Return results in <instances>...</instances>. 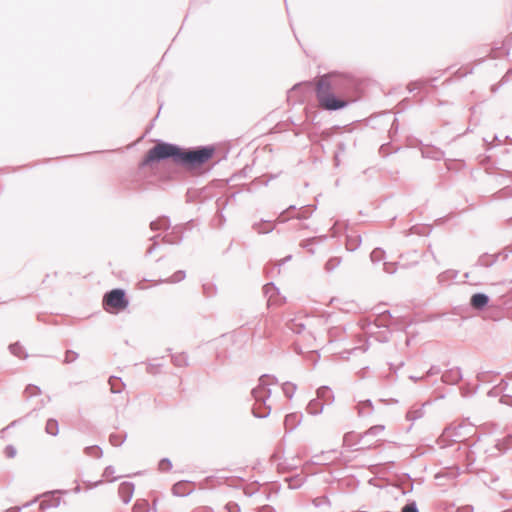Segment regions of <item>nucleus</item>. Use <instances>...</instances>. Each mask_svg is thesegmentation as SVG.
<instances>
[{
  "instance_id": "7",
  "label": "nucleus",
  "mask_w": 512,
  "mask_h": 512,
  "mask_svg": "<svg viewBox=\"0 0 512 512\" xmlns=\"http://www.w3.org/2000/svg\"><path fill=\"white\" fill-rule=\"evenodd\" d=\"M132 490H133V487H132V485H131V484H129V483H124V484H122V485L120 486L119 491H120V493L123 495V497H124V501H125V502H128V501H129V497H130V495H131V493H132Z\"/></svg>"
},
{
  "instance_id": "5",
  "label": "nucleus",
  "mask_w": 512,
  "mask_h": 512,
  "mask_svg": "<svg viewBox=\"0 0 512 512\" xmlns=\"http://www.w3.org/2000/svg\"><path fill=\"white\" fill-rule=\"evenodd\" d=\"M58 505H59V499L58 498L49 497L47 499H43L40 502L39 507H40L41 510H45L46 508L56 507Z\"/></svg>"
},
{
  "instance_id": "10",
  "label": "nucleus",
  "mask_w": 512,
  "mask_h": 512,
  "mask_svg": "<svg viewBox=\"0 0 512 512\" xmlns=\"http://www.w3.org/2000/svg\"><path fill=\"white\" fill-rule=\"evenodd\" d=\"M5 453L8 457L12 458L16 455V450L14 447L9 446L5 449Z\"/></svg>"
},
{
  "instance_id": "4",
  "label": "nucleus",
  "mask_w": 512,
  "mask_h": 512,
  "mask_svg": "<svg viewBox=\"0 0 512 512\" xmlns=\"http://www.w3.org/2000/svg\"><path fill=\"white\" fill-rule=\"evenodd\" d=\"M488 301H489L488 297L482 293L474 294L471 297V305L475 309L483 308L488 303Z\"/></svg>"
},
{
  "instance_id": "2",
  "label": "nucleus",
  "mask_w": 512,
  "mask_h": 512,
  "mask_svg": "<svg viewBox=\"0 0 512 512\" xmlns=\"http://www.w3.org/2000/svg\"><path fill=\"white\" fill-rule=\"evenodd\" d=\"M351 80L338 74L321 76L316 82V97L320 107L325 110L344 108L349 100L345 98V90Z\"/></svg>"
},
{
  "instance_id": "12",
  "label": "nucleus",
  "mask_w": 512,
  "mask_h": 512,
  "mask_svg": "<svg viewBox=\"0 0 512 512\" xmlns=\"http://www.w3.org/2000/svg\"><path fill=\"white\" fill-rule=\"evenodd\" d=\"M179 487H180V485H179V484L175 485V486H174V490L176 491Z\"/></svg>"
},
{
  "instance_id": "1",
  "label": "nucleus",
  "mask_w": 512,
  "mask_h": 512,
  "mask_svg": "<svg viewBox=\"0 0 512 512\" xmlns=\"http://www.w3.org/2000/svg\"><path fill=\"white\" fill-rule=\"evenodd\" d=\"M214 153L215 149L213 147H202L197 150L186 151L176 145L162 142L156 144L147 152L141 162V166H147L156 161L172 158L175 162L194 168L208 162L213 157Z\"/></svg>"
},
{
  "instance_id": "6",
  "label": "nucleus",
  "mask_w": 512,
  "mask_h": 512,
  "mask_svg": "<svg viewBox=\"0 0 512 512\" xmlns=\"http://www.w3.org/2000/svg\"><path fill=\"white\" fill-rule=\"evenodd\" d=\"M46 431L51 435H57L59 431L58 422L53 419L48 420L46 423Z\"/></svg>"
},
{
  "instance_id": "8",
  "label": "nucleus",
  "mask_w": 512,
  "mask_h": 512,
  "mask_svg": "<svg viewBox=\"0 0 512 512\" xmlns=\"http://www.w3.org/2000/svg\"><path fill=\"white\" fill-rule=\"evenodd\" d=\"M402 512H418V509L414 503L408 504L403 507Z\"/></svg>"
},
{
  "instance_id": "9",
  "label": "nucleus",
  "mask_w": 512,
  "mask_h": 512,
  "mask_svg": "<svg viewBox=\"0 0 512 512\" xmlns=\"http://www.w3.org/2000/svg\"><path fill=\"white\" fill-rule=\"evenodd\" d=\"M10 349H11L12 353L15 354L16 356L22 357V355L20 353L21 347L19 345H17V344L11 345Z\"/></svg>"
},
{
  "instance_id": "11",
  "label": "nucleus",
  "mask_w": 512,
  "mask_h": 512,
  "mask_svg": "<svg viewBox=\"0 0 512 512\" xmlns=\"http://www.w3.org/2000/svg\"><path fill=\"white\" fill-rule=\"evenodd\" d=\"M36 390H37V387H27V388H26V392H27V393H30L31 395H32V394H36V393H37V391H36Z\"/></svg>"
},
{
  "instance_id": "3",
  "label": "nucleus",
  "mask_w": 512,
  "mask_h": 512,
  "mask_svg": "<svg viewBox=\"0 0 512 512\" xmlns=\"http://www.w3.org/2000/svg\"><path fill=\"white\" fill-rule=\"evenodd\" d=\"M129 301L122 289H113L103 298V308L105 311L116 314L128 307Z\"/></svg>"
}]
</instances>
